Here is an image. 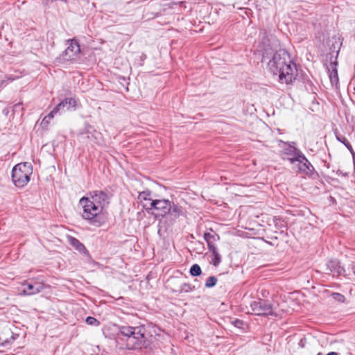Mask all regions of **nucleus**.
<instances>
[{"label":"nucleus","instance_id":"nucleus-1","mask_svg":"<svg viewBox=\"0 0 355 355\" xmlns=\"http://www.w3.org/2000/svg\"><path fill=\"white\" fill-rule=\"evenodd\" d=\"M258 47L262 55L261 62L268 60V70L274 76H278L281 83L292 84L296 80L298 75L296 64L285 49L279 48V42L275 36L264 31Z\"/></svg>","mask_w":355,"mask_h":355},{"label":"nucleus","instance_id":"nucleus-2","mask_svg":"<svg viewBox=\"0 0 355 355\" xmlns=\"http://www.w3.org/2000/svg\"><path fill=\"white\" fill-rule=\"evenodd\" d=\"M143 208L148 214L156 219L166 218L168 225H172L182 215V208L166 199H156L148 204H144Z\"/></svg>","mask_w":355,"mask_h":355},{"label":"nucleus","instance_id":"nucleus-3","mask_svg":"<svg viewBox=\"0 0 355 355\" xmlns=\"http://www.w3.org/2000/svg\"><path fill=\"white\" fill-rule=\"evenodd\" d=\"M119 333L126 337V349L129 350L147 349L150 347L152 342L147 336L144 325L120 326Z\"/></svg>","mask_w":355,"mask_h":355},{"label":"nucleus","instance_id":"nucleus-4","mask_svg":"<svg viewBox=\"0 0 355 355\" xmlns=\"http://www.w3.org/2000/svg\"><path fill=\"white\" fill-rule=\"evenodd\" d=\"M79 203L83 209L82 217L87 220L89 224L95 227H101L106 223L107 218L104 212L93 204L89 197H83Z\"/></svg>","mask_w":355,"mask_h":355},{"label":"nucleus","instance_id":"nucleus-5","mask_svg":"<svg viewBox=\"0 0 355 355\" xmlns=\"http://www.w3.org/2000/svg\"><path fill=\"white\" fill-rule=\"evenodd\" d=\"M32 165L29 162H23L16 164L12 169L11 177L15 187L23 188L30 181L32 174Z\"/></svg>","mask_w":355,"mask_h":355},{"label":"nucleus","instance_id":"nucleus-6","mask_svg":"<svg viewBox=\"0 0 355 355\" xmlns=\"http://www.w3.org/2000/svg\"><path fill=\"white\" fill-rule=\"evenodd\" d=\"M279 144H282V155L289 156L288 157H282L284 160L287 159L291 164H294L302 157L304 153L296 147V142L295 141H279ZM279 146L280 144H279Z\"/></svg>","mask_w":355,"mask_h":355},{"label":"nucleus","instance_id":"nucleus-7","mask_svg":"<svg viewBox=\"0 0 355 355\" xmlns=\"http://www.w3.org/2000/svg\"><path fill=\"white\" fill-rule=\"evenodd\" d=\"M68 42H69V46L61 55L56 58L58 63L62 64L67 61L74 60L80 52V45L76 39L69 40Z\"/></svg>","mask_w":355,"mask_h":355},{"label":"nucleus","instance_id":"nucleus-8","mask_svg":"<svg viewBox=\"0 0 355 355\" xmlns=\"http://www.w3.org/2000/svg\"><path fill=\"white\" fill-rule=\"evenodd\" d=\"M250 307L257 315L277 316V314L272 311V304L268 300L259 299L253 301L250 304Z\"/></svg>","mask_w":355,"mask_h":355},{"label":"nucleus","instance_id":"nucleus-9","mask_svg":"<svg viewBox=\"0 0 355 355\" xmlns=\"http://www.w3.org/2000/svg\"><path fill=\"white\" fill-rule=\"evenodd\" d=\"M90 201L103 211L110 204V196L105 191H94L90 193Z\"/></svg>","mask_w":355,"mask_h":355},{"label":"nucleus","instance_id":"nucleus-10","mask_svg":"<svg viewBox=\"0 0 355 355\" xmlns=\"http://www.w3.org/2000/svg\"><path fill=\"white\" fill-rule=\"evenodd\" d=\"M326 273L331 274L333 277L347 275L345 269L340 266V261L337 259H331L327 262Z\"/></svg>","mask_w":355,"mask_h":355},{"label":"nucleus","instance_id":"nucleus-11","mask_svg":"<svg viewBox=\"0 0 355 355\" xmlns=\"http://www.w3.org/2000/svg\"><path fill=\"white\" fill-rule=\"evenodd\" d=\"M298 162V172L308 176H312L315 172V168L306 157L303 155Z\"/></svg>","mask_w":355,"mask_h":355},{"label":"nucleus","instance_id":"nucleus-12","mask_svg":"<svg viewBox=\"0 0 355 355\" xmlns=\"http://www.w3.org/2000/svg\"><path fill=\"white\" fill-rule=\"evenodd\" d=\"M338 53H339V50H338L336 51V55L334 58V60H333L334 55L332 54H330V58H329L330 64H329V67H327L328 72L329 73V78H330L331 83L332 84H334V83L337 84L338 82V69H337V66H338L337 56L338 55Z\"/></svg>","mask_w":355,"mask_h":355},{"label":"nucleus","instance_id":"nucleus-13","mask_svg":"<svg viewBox=\"0 0 355 355\" xmlns=\"http://www.w3.org/2000/svg\"><path fill=\"white\" fill-rule=\"evenodd\" d=\"M77 105V101L76 98L70 97L65 98L61 102H60L57 105V110L60 112V114L64 113L67 111H69L71 110H75Z\"/></svg>","mask_w":355,"mask_h":355},{"label":"nucleus","instance_id":"nucleus-14","mask_svg":"<svg viewBox=\"0 0 355 355\" xmlns=\"http://www.w3.org/2000/svg\"><path fill=\"white\" fill-rule=\"evenodd\" d=\"M23 292L25 295H31L40 293L43 290L44 286L37 282H29L26 281L22 284Z\"/></svg>","mask_w":355,"mask_h":355},{"label":"nucleus","instance_id":"nucleus-15","mask_svg":"<svg viewBox=\"0 0 355 355\" xmlns=\"http://www.w3.org/2000/svg\"><path fill=\"white\" fill-rule=\"evenodd\" d=\"M203 238L207 243L208 249L211 250L216 248L215 243L220 239V236L216 232L209 233L205 232Z\"/></svg>","mask_w":355,"mask_h":355},{"label":"nucleus","instance_id":"nucleus-16","mask_svg":"<svg viewBox=\"0 0 355 355\" xmlns=\"http://www.w3.org/2000/svg\"><path fill=\"white\" fill-rule=\"evenodd\" d=\"M69 244L73 247L76 250H78L80 253H83L85 254H89L88 250L86 249L85 245L76 238L73 236L69 237Z\"/></svg>","mask_w":355,"mask_h":355},{"label":"nucleus","instance_id":"nucleus-17","mask_svg":"<svg viewBox=\"0 0 355 355\" xmlns=\"http://www.w3.org/2000/svg\"><path fill=\"white\" fill-rule=\"evenodd\" d=\"M209 250V252H211L214 257L211 259V263L214 265L215 267H217L221 262V256L218 252L217 248Z\"/></svg>","mask_w":355,"mask_h":355},{"label":"nucleus","instance_id":"nucleus-18","mask_svg":"<svg viewBox=\"0 0 355 355\" xmlns=\"http://www.w3.org/2000/svg\"><path fill=\"white\" fill-rule=\"evenodd\" d=\"M189 273L193 277L200 276L202 273L200 266L197 263L192 265L191 267L190 268Z\"/></svg>","mask_w":355,"mask_h":355},{"label":"nucleus","instance_id":"nucleus-19","mask_svg":"<svg viewBox=\"0 0 355 355\" xmlns=\"http://www.w3.org/2000/svg\"><path fill=\"white\" fill-rule=\"evenodd\" d=\"M337 139L340 141L342 142L344 146H345L347 147V148L350 151V153L352 154V155L354 157L355 156V153L353 150V148L351 145V144L349 143V141L345 138V137H342V139H340L339 137H337ZM354 163L355 164V159H354Z\"/></svg>","mask_w":355,"mask_h":355},{"label":"nucleus","instance_id":"nucleus-20","mask_svg":"<svg viewBox=\"0 0 355 355\" xmlns=\"http://www.w3.org/2000/svg\"><path fill=\"white\" fill-rule=\"evenodd\" d=\"M150 194L151 191L150 190H146L139 193L138 198L141 200H148L150 202L151 200H153L149 198Z\"/></svg>","mask_w":355,"mask_h":355},{"label":"nucleus","instance_id":"nucleus-21","mask_svg":"<svg viewBox=\"0 0 355 355\" xmlns=\"http://www.w3.org/2000/svg\"><path fill=\"white\" fill-rule=\"evenodd\" d=\"M218 279L215 276L209 277L205 282V286L206 288H212L216 286Z\"/></svg>","mask_w":355,"mask_h":355},{"label":"nucleus","instance_id":"nucleus-22","mask_svg":"<svg viewBox=\"0 0 355 355\" xmlns=\"http://www.w3.org/2000/svg\"><path fill=\"white\" fill-rule=\"evenodd\" d=\"M331 295L336 302L339 303H343L345 301V297L341 293H332Z\"/></svg>","mask_w":355,"mask_h":355},{"label":"nucleus","instance_id":"nucleus-23","mask_svg":"<svg viewBox=\"0 0 355 355\" xmlns=\"http://www.w3.org/2000/svg\"><path fill=\"white\" fill-rule=\"evenodd\" d=\"M275 225L278 229H283L286 227V223L279 218H275Z\"/></svg>","mask_w":355,"mask_h":355},{"label":"nucleus","instance_id":"nucleus-24","mask_svg":"<svg viewBox=\"0 0 355 355\" xmlns=\"http://www.w3.org/2000/svg\"><path fill=\"white\" fill-rule=\"evenodd\" d=\"M195 288V286H192L189 284L184 283L180 287L181 293H189L192 291Z\"/></svg>","mask_w":355,"mask_h":355},{"label":"nucleus","instance_id":"nucleus-25","mask_svg":"<svg viewBox=\"0 0 355 355\" xmlns=\"http://www.w3.org/2000/svg\"><path fill=\"white\" fill-rule=\"evenodd\" d=\"M85 322L87 324L97 327L99 325V321L94 317L88 316L86 318Z\"/></svg>","mask_w":355,"mask_h":355},{"label":"nucleus","instance_id":"nucleus-26","mask_svg":"<svg viewBox=\"0 0 355 355\" xmlns=\"http://www.w3.org/2000/svg\"><path fill=\"white\" fill-rule=\"evenodd\" d=\"M231 323L239 329H243L244 322L240 319H235L231 322Z\"/></svg>","mask_w":355,"mask_h":355},{"label":"nucleus","instance_id":"nucleus-27","mask_svg":"<svg viewBox=\"0 0 355 355\" xmlns=\"http://www.w3.org/2000/svg\"><path fill=\"white\" fill-rule=\"evenodd\" d=\"M13 79L8 78L6 75H3L0 72V88L3 85L4 83L7 84L8 80H12Z\"/></svg>","mask_w":355,"mask_h":355},{"label":"nucleus","instance_id":"nucleus-28","mask_svg":"<svg viewBox=\"0 0 355 355\" xmlns=\"http://www.w3.org/2000/svg\"><path fill=\"white\" fill-rule=\"evenodd\" d=\"M58 113L60 114V112L58 111V110H57V107L55 106L46 116L47 117L48 120H51L54 117V116Z\"/></svg>","mask_w":355,"mask_h":355},{"label":"nucleus","instance_id":"nucleus-29","mask_svg":"<svg viewBox=\"0 0 355 355\" xmlns=\"http://www.w3.org/2000/svg\"><path fill=\"white\" fill-rule=\"evenodd\" d=\"M0 343L3 347H7L8 345L11 344V340L9 338H3V336L0 337Z\"/></svg>","mask_w":355,"mask_h":355},{"label":"nucleus","instance_id":"nucleus-30","mask_svg":"<svg viewBox=\"0 0 355 355\" xmlns=\"http://www.w3.org/2000/svg\"><path fill=\"white\" fill-rule=\"evenodd\" d=\"M5 334H11L10 337L9 338V340H11V343H12V342L19 337V335L17 334H14L13 332H11L10 329H7Z\"/></svg>","mask_w":355,"mask_h":355},{"label":"nucleus","instance_id":"nucleus-31","mask_svg":"<svg viewBox=\"0 0 355 355\" xmlns=\"http://www.w3.org/2000/svg\"><path fill=\"white\" fill-rule=\"evenodd\" d=\"M50 122H51V120H48L47 117H46V116H45V117L42 119V122H41V126H42L43 128H46V127L49 125V124L50 123Z\"/></svg>","mask_w":355,"mask_h":355},{"label":"nucleus","instance_id":"nucleus-32","mask_svg":"<svg viewBox=\"0 0 355 355\" xmlns=\"http://www.w3.org/2000/svg\"><path fill=\"white\" fill-rule=\"evenodd\" d=\"M306 340L305 338H303L300 339V340L299 341L298 345L301 348H304L306 346Z\"/></svg>","mask_w":355,"mask_h":355},{"label":"nucleus","instance_id":"nucleus-33","mask_svg":"<svg viewBox=\"0 0 355 355\" xmlns=\"http://www.w3.org/2000/svg\"><path fill=\"white\" fill-rule=\"evenodd\" d=\"M21 103H16L13 107V111L17 112L19 109H21Z\"/></svg>","mask_w":355,"mask_h":355},{"label":"nucleus","instance_id":"nucleus-34","mask_svg":"<svg viewBox=\"0 0 355 355\" xmlns=\"http://www.w3.org/2000/svg\"><path fill=\"white\" fill-rule=\"evenodd\" d=\"M146 54H142L141 56H140V59L141 61H144V60H146Z\"/></svg>","mask_w":355,"mask_h":355},{"label":"nucleus","instance_id":"nucleus-35","mask_svg":"<svg viewBox=\"0 0 355 355\" xmlns=\"http://www.w3.org/2000/svg\"><path fill=\"white\" fill-rule=\"evenodd\" d=\"M327 355H338V354L336 352H331L328 353Z\"/></svg>","mask_w":355,"mask_h":355},{"label":"nucleus","instance_id":"nucleus-36","mask_svg":"<svg viewBox=\"0 0 355 355\" xmlns=\"http://www.w3.org/2000/svg\"><path fill=\"white\" fill-rule=\"evenodd\" d=\"M354 269V274L355 275V268H353Z\"/></svg>","mask_w":355,"mask_h":355}]
</instances>
